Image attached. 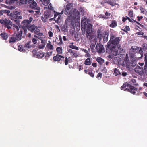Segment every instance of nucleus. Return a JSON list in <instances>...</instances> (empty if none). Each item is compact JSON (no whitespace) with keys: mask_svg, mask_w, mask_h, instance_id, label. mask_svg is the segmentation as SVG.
Returning <instances> with one entry per match:
<instances>
[{"mask_svg":"<svg viewBox=\"0 0 147 147\" xmlns=\"http://www.w3.org/2000/svg\"><path fill=\"white\" fill-rule=\"evenodd\" d=\"M54 13L53 18L50 19V20H54L57 23L60 22L61 21V15L63 14V11L62 10L61 13L56 12L54 11L47 10L44 12L43 16L41 17V19L42 21L45 22L47 21V20L52 17Z\"/></svg>","mask_w":147,"mask_h":147,"instance_id":"obj_1","label":"nucleus"},{"mask_svg":"<svg viewBox=\"0 0 147 147\" xmlns=\"http://www.w3.org/2000/svg\"><path fill=\"white\" fill-rule=\"evenodd\" d=\"M72 7V5L70 3L67 4L66 6V9H65V14L68 15L69 16H68L67 18L65 21L66 22H72L76 18L78 19H79L80 20V13L76 9L71 10L70 11H69Z\"/></svg>","mask_w":147,"mask_h":147,"instance_id":"obj_2","label":"nucleus"},{"mask_svg":"<svg viewBox=\"0 0 147 147\" xmlns=\"http://www.w3.org/2000/svg\"><path fill=\"white\" fill-rule=\"evenodd\" d=\"M121 38L119 37H116L115 35L112 34H110V39L109 41L107 43V51L108 52H111V51H109L111 50V49H109L110 48H116V46H117L118 49L120 47L118 45L121 40Z\"/></svg>","mask_w":147,"mask_h":147,"instance_id":"obj_3","label":"nucleus"},{"mask_svg":"<svg viewBox=\"0 0 147 147\" xmlns=\"http://www.w3.org/2000/svg\"><path fill=\"white\" fill-rule=\"evenodd\" d=\"M33 20L32 17H30L28 19L24 20L21 23V28L24 32V34H26L28 32L27 30H29V28L32 24H30Z\"/></svg>","mask_w":147,"mask_h":147,"instance_id":"obj_4","label":"nucleus"},{"mask_svg":"<svg viewBox=\"0 0 147 147\" xmlns=\"http://www.w3.org/2000/svg\"><path fill=\"white\" fill-rule=\"evenodd\" d=\"M127 86L128 87V88H126L124 90V91H129L133 94H135L136 92L137 91L138 88L135 87L131 85L125 83L123 84L121 87V89L126 88Z\"/></svg>","mask_w":147,"mask_h":147,"instance_id":"obj_5","label":"nucleus"},{"mask_svg":"<svg viewBox=\"0 0 147 147\" xmlns=\"http://www.w3.org/2000/svg\"><path fill=\"white\" fill-rule=\"evenodd\" d=\"M0 23L4 26V27L8 29L11 28L13 24L12 22L9 19L5 18L4 19L0 20Z\"/></svg>","mask_w":147,"mask_h":147,"instance_id":"obj_6","label":"nucleus"},{"mask_svg":"<svg viewBox=\"0 0 147 147\" xmlns=\"http://www.w3.org/2000/svg\"><path fill=\"white\" fill-rule=\"evenodd\" d=\"M27 5L31 9L38 10L40 9V7H37V3L34 0H28Z\"/></svg>","mask_w":147,"mask_h":147,"instance_id":"obj_7","label":"nucleus"},{"mask_svg":"<svg viewBox=\"0 0 147 147\" xmlns=\"http://www.w3.org/2000/svg\"><path fill=\"white\" fill-rule=\"evenodd\" d=\"M28 30L32 33L34 32L36 35L40 32V30L38 28V27L34 24H33L32 26H30Z\"/></svg>","mask_w":147,"mask_h":147,"instance_id":"obj_8","label":"nucleus"},{"mask_svg":"<svg viewBox=\"0 0 147 147\" xmlns=\"http://www.w3.org/2000/svg\"><path fill=\"white\" fill-rule=\"evenodd\" d=\"M95 49L96 51L99 53H103L105 52L103 45L100 43H97Z\"/></svg>","mask_w":147,"mask_h":147,"instance_id":"obj_9","label":"nucleus"},{"mask_svg":"<svg viewBox=\"0 0 147 147\" xmlns=\"http://www.w3.org/2000/svg\"><path fill=\"white\" fill-rule=\"evenodd\" d=\"M103 30L102 27L99 28L97 32V37L99 39V41H101L104 34Z\"/></svg>","mask_w":147,"mask_h":147,"instance_id":"obj_10","label":"nucleus"},{"mask_svg":"<svg viewBox=\"0 0 147 147\" xmlns=\"http://www.w3.org/2000/svg\"><path fill=\"white\" fill-rule=\"evenodd\" d=\"M135 72L138 74L142 76L144 74V70L143 67H141L139 66H137L135 68Z\"/></svg>","mask_w":147,"mask_h":147,"instance_id":"obj_11","label":"nucleus"},{"mask_svg":"<svg viewBox=\"0 0 147 147\" xmlns=\"http://www.w3.org/2000/svg\"><path fill=\"white\" fill-rule=\"evenodd\" d=\"M127 58L123 62L122 64V66L123 67H126L127 68H130L131 66V62L129 61V59H127Z\"/></svg>","mask_w":147,"mask_h":147,"instance_id":"obj_12","label":"nucleus"},{"mask_svg":"<svg viewBox=\"0 0 147 147\" xmlns=\"http://www.w3.org/2000/svg\"><path fill=\"white\" fill-rule=\"evenodd\" d=\"M115 48H110V49H111V50H109V51H111V52H107V47H106V52L107 53H112L115 56H116L118 55H119L120 54V52L118 51V50L117 49H115Z\"/></svg>","mask_w":147,"mask_h":147,"instance_id":"obj_13","label":"nucleus"},{"mask_svg":"<svg viewBox=\"0 0 147 147\" xmlns=\"http://www.w3.org/2000/svg\"><path fill=\"white\" fill-rule=\"evenodd\" d=\"M104 34L103 36V42L104 43L107 42L108 41V37L109 32L108 31L105 30L104 32Z\"/></svg>","mask_w":147,"mask_h":147,"instance_id":"obj_14","label":"nucleus"},{"mask_svg":"<svg viewBox=\"0 0 147 147\" xmlns=\"http://www.w3.org/2000/svg\"><path fill=\"white\" fill-rule=\"evenodd\" d=\"M22 31L20 30L18 31L16 35H14L17 41H19L22 39Z\"/></svg>","mask_w":147,"mask_h":147,"instance_id":"obj_15","label":"nucleus"},{"mask_svg":"<svg viewBox=\"0 0 147 147\" xmlns=\"http://www.w3.org/2000/svg\"><path fill=\"white\" fill-rule=\"evenodd\" d=\"M61 58L63 59L64 57L59 54H57L53 57V60L55 61H59L61 59Z\"/></svg>","mask_w":147,"mask_h":147,"instance_id":"obj_16","label":"nucleus"},{"mask_svg":"<svg viewBox=\"0 0 147 147\" xmlns=\"http://www.w3.org/2000/svg\"><path fill=\"white\" fill-rule=\"evenodd\" d=\"M11 19L13 20H19L22 19V17L21 16H17L13 14H11Z\"/></svg>","mask_w":147,"mask_h":147,"instance_id":"obj_17","label":"nucleus"},{"mask_svg":"<svg viewBox=\"0 0 147 147\" xmlns=\"http://www.w3.org/2000/svg\"><path fill=\"white\" fill-rule=\"evenodd\" d=\"M44 56V55L43 52L41 51H40L38 52L35 57L39 58H42Z\"/></svg>","mask_w":147,"mask_h":147,"instance_id":"obj_18","label":"nucleus"},{"mask_svg":"<svg viewBox=\"0 0 147 147\" xmlns=\"http://www.w3.org/2000/svg\"><path fill=\"white\" fill-rule=\"evenodd\" d=\"M2 39L3 40H6L8 38V34L5 32L1 33L0 35Z\"/></svg>","mask_w":147,"mask_h":147,"instance_id":"obj_19","label":"nucleus"},{"mask_svg":"<svg viewBox=\"0 0 147 147\" xmlns=\"http://www.w3.org/2000/svg\"><path fill=\"white\" fill-rule=\"evenodd\" d=\"M86 34L87 38L90 40H92L93 38V36L92 34V32L86 31Z\"/></svg>","mask_w":147,"mask_h":147,"instance_id":"obj_20","label":"nucleus"},{"mask_svg":"<svg viewBox=\"0 0 147 147\" xmlns=\"http://www.w3.org/2000/svg\"><path fill=\"white\" fill-rule=\"evenodd\" d=\"M45 49H47L48 50H53V46L51 44V42L50 41H49V43H47V44Z\"/></svg>","mask_w":147,"mask_h":147,"instance_id":"obj_21","label":"nucleus"},{"mask_svg":"<svg viewBox=\"0 0 147 147\" xmlns=\"http://www.w3.org/2000/svg\"><path fill=\"white\" fill-rule=\"evenodd\" d=\"M16 40L15 36L13 35H12L11 37H9V43H14L15 42Z\"/></svg>","mask_w":147,"mask_h":147,"instance_id":"obj_22","label":"nucleus"},{"mask_svg":"<svg viewBox=\"0 0 147 147\" xmlns=\"http://www.w3.org/2000/svg\"><path fill=\"white\" fill-rule=\"evenodd\" d=\"M92 25L90 23H88L87 25V28L86 31L92 32Z\"/></svg>","mask_w":147,"mask_h":147,"instance_id":"obj_23","label":"nucleus"},{"mask_svg":"<svg viewBox=\"0 0 147 147\" xmlns=\"http://www.w3.org/2000/svg\"><path fill=\"white\" fill-rule=\"evenodd\" d=\"M44 36L43 34L40 32L36 35H35L34 36V37L38 38L40 40H42Z\"/></svg>","mask_w":147,"mask_h":147,"instance_id":"obj_24","label":"nucleus"},{"mask_svg":"<svg viewBox=\"0 0 147 147\" xmlns=\"http://www.w3.org/2000/svg\"><path fill=\"white\" fill-rule=\"evenodd\" d=\"M18 50L20 51L25 52L26 51V49H25L24 46L22 45H19L18 47Z\"/></svg>","mask_w":147,"mask_h":147,"instance_id":"obj_25","label":"nucleus"},{"mask_svg":"<svg viewBox=\"0 0 147 147\" xmlns=\"http://www.w3.org/2000/svg\"><path fill=\"white\" fill-rule=\"evenodd\" d=\"M32 42L31 41H28L27 43H26L24 46L26 50H27L28 48H30L32 47Z\"/></svg>","mask_w":147,"mask_h":147,"instance_id":"obj_26","label":"nucleus"},{"mask_svg":"<svg viewBox=\"0 0 147 147\" xmlns=\"http://www.w3.org/2000/svg\"><path fill=\"white\" fill-rule=\"evenodd\" d=\"M96 61L100 65L102 64L104 61V59L100 57H97L96 59Z\"/></svg>","mask_w":147,"mask_h":147,"instance_id":"obj_27","label":"nucleus"},{"mask_svg":"<svg viewBox=\"0 0 147 147\" xmlns=\"http://www.w3.org/2000/svg\"><path fill=\"white\" fill-rule=\"evenodd\" d=\"M117 25V22L115 20H112L111 24L110 25V27L111 28H114L116 27Z\"/></svg>","mask_w":147,"mask_h":147,"instance_id":"obj_28","label":"nucleus"},{"mask_svg":"<svg viewBox=\"0 0 147 147\" xmlns=\"http://www.w3.org/2000/svg\"><path fill=\"white\" fill-rule=\"evenodd\" d=\"M136 80L134 78H132L129 82V83L131 84L134 86L138 85V84L136 82Z\"/></svg>","mask_w":147,"mask_h":147,"instance_id":"obj_29","label":"nucleus"},{"mask_svg":"<svg viewBox=\"0 0 147 147\" xmlns=\"http://www.w3.org/2000/svg\"><path fill=\"white\" fill-rule=\"evenodd\" d=\"M88 74L92 77L94 76V74L92 73V70L90 67L88 69Z\"/></svg>","mask_w":147,"mask_h":147,"instance_id":"obj_30","label":"nucleus"},{"mask_svg":"<svg viewBox=\"0 0 147 147\" xmlns=\"http://www.w3.org/2000/svg\"><path fill=\"white\" fill-rule=\"evenodd\" d=\"M72 61V59L71 57H69L68 58L67 57L65 58V65H67L68 64V63H70Z\"/></svg>","mask_w":147,"mask_h":147,"instance_id":"obj_31","label":"nucleus"},{"mask_svg":"<svg viewBox=\"0 0 147 147\" xmlns=\"http://www.w3.org/2000/svg\"><path fill=\"white\" fill-rule=\"evenodd\" d=\"M28 0H20L19 1V5H23L28 4Z\"/></svg>","mask_w":147,"mask_h":147,"instance_id":"obj_32","label":"nucleus"},{"mask_svg":"<svg viewBox=\"0 0 147 147\" xmlns=\"http://www.w3.org/2000/svg\"><path fill=\"white\" fill-rule=\"evenodd\" d=\"M132 51L134 52V53H136L138 52L139 50V47L137 46H132L131 47Z\"/></svg>","mask_w":147,"mask_h":147,"instance_id":"obj_33","label":"nucleus"},{"mask_svg":"<svg viewBox=\"0 0 147 147\" xmlns=\"http://www.w3.org/2000/svg\"><path fill=\"white\" fill-rule=\"evenodd\" d=\"M84 64L87 65H90L91 63V62L90 61V58H88L85 61Z\"/></svg>","mask_w":147,"mask_h":147,"instance_id":"obj_34","label":"nucleus"},{"mask_svg":"<svg viewBox=\"0 0 147 147\" xmlns=\"http://www.w3.org/2000/svg\"><path fill=\"white\" fill-rule=\"evenodd\" d=\"M44 9H48V10H51V11H54L53 10V8L52 7V5L51 3H50L49 5H48V7H44Z\"/></svg>","mask_w":147,"mask_h":147,"instance_id":"obj_35","label":"nucleus"},{"mask_svg":"<svg viewBox=\"0 0 147 147\" xmlns=\"http://www.w3.org/2000/svg\"><path fill=\"white\" fill-rule=\"evenodd\" d=\"M56 51L58 54H61L62 53V49L60 47H57L56 49Z\"/></svg>","mask_w":147,"mask_h":147,"instance_id":"obj_36","label":"nucleus"},{"mask_svg":"<svg viewBox=\"0 0 147 147\" xmlns=\"http://www.w3.org/2000/svg\"><path fill=\"white\" fill-rule=\"evenodd\" d=\"M144 62H145V65L144 67H147V53H145L144 54Z\"/></svg>","mask_w":147,"mask_h":147,"instance_id":"obj_37","label":"nucleus"},{"mask_svg":"<svg viewBox=\"0 0 147 147\" xmlns=\"http://www.w3.org/2000/svg\"><path fill=\"white\" fill-rule=\"evenodd\" d=\"M42 2L43 4L45 6H47L50 2V0H43L42 1L41 0H40Z\"/></svg>","mask_w":147,"mask_h":147,"instance_id":"obj_38","label":"nucleus"},{"mask_svg":"<svg viewBox=\"0 0 147 147\" xmlns=\"http://www.w3.org/2000/svg\"><path fill=\"white\" fill-rule=\"evenodd\" d=\"M52 52L51 51L50 52H47L46 53V55L45 56V58L46 59H48L50 56L51 55Z\"/></svg>","mask_w":147,"mask_h":147,"instance_id":"obj_39","label":"nucleus"},{"mask_svg":"<svg viewBox=\"0 0 147 147\" xmlns=\"http://www.w3.org/2000/svg\"><path fill=\"white\" fill-rule=\"evenodd\" d=\"M108 4L112 6H114L116 5L113 0H109Z\"/></svg>","mask_w":147,"mask_h":147,"instance_id":"obj_40","label":"nucleus"},{"mask_svg":"<svg viewBox=\"0 0 147 147\" xmlns=\"http://www.w3.org/2000/svg\"><path fill=\"white\" fill-rule=\"evenodd\" d=\"M114 73L115 74L116 76L119 75H120L121 73L119 71V70L115 68L114 70Z\"/></svg>","mask_w":147,"mask_h":147,"instance_id":"obj_41","label":"nucleus"},{"mask_svg":"<svg viewBox=\"0 0 147 147\" xmlns=\"http://www.w3.org/2000/svg\"><path fill=\"white\" fill-rule=\"evenodd\" d=\"M69 46L70 48H71V49H75L77 50H79L78 48L75 46L72 45H69Z\"/></svg>","mask_w":147,"mask_h":147,"instance_id":"obj_42","label":"nucleus"},{"mask_svg":"<svg viewBox=\"0 0 147 147\" xmlns=\"http://www.w3.org/2000/svg\"><path fill=\"white\" fill-rule=\"evenodd\" d=\"M123 30L125 32H127V31H129L130 30L129 26H126L124 29H123Z\"/></svg>","mask_w":147,"mask_h":147,"instance_id":"obj_43","label":"nucleus"},{"mask_svg":"<svg viewBox=\"0 0 147 147\" xmlns=\"http://www.w3.org/2000/svg\"><path fill=\"white\" fill-rule=\"evenodd\" d=\"M16 0H6V3L7 4H11L13 3Z\"/></svg>","mask_w":147,"mask_h":147,"instance_id":"obj_44","label":"nucleus"},{"mask_svg":"<svg viewBox=\"0 0 147 147\" xmlns=\"http://www.w3.org/2000/svg\"><path fill=\"white\" fill-rule=\"evenodd\" d=\"M102 74L101 72L97 74L96 77L98 79H100L102 77Z\"/></svg>","mask_w":147,"mask_h":147,"instance_id":"obj_45","label":"nucleus"},{"mask_svg":"<svg viewBox=\"0 0 147 147\" xmlns=\"http://www.w3.org/2000/svg\"><path fill=\"white\" fill-rule=\"evenodd\" d=\"M20 14L21 13L20 12L17 11H14L13 12V13H11V14H13L17 16H20Z\"/></svg>","mask_w":147,"mask_h":147,"instance_id":"obj_46","label":"nucleus"},{"mask_svg":"<svg viewBox=\"0 0 147 147\" xmlns=\"http://www.w3.org/2000/svg\"><path fill=\"white\" fill-rule=\"evenodd\" d=\"M13 29L14 30H15V29H16V31L18 32L19 30V28L20 26H19H19H18L16 25L15 24H13Z\"/></svg>","mask_w":147,"mask_h":147,"instance_id":"obj_47","label":"nucleus"},{"mask_svg":"<svg viewBox=\"0 0 147 147\" xmlns=\"http://www.w3.org/2000/svg\"><path fill=\"white\" fill-rule=\"evenodd\" d=\"M128 15L130 17H133L134 16L133 11L130 10L128 12Z\"/></svg>","mask_w":147,"mask_h":147,"instance_id":"obj_48","label":"nucleus"},{"mask_svg":"<svg viewBox=\"0 0 147 147\" xmlns=\"http://www.w3.org/2000/svg\"><path fill=\"white\" fill-rule=\"evenodd\" d=\"M38 52L37 51L36 49H34L32 51V53L34 57L36 56V55L37 54Z\"/></svg>","mask_w":147,"mask_h":147,"instance_id":"obj_49","label":"nucleus"},{"mask_svg":"<svg viewBox=\"0 0 147 147\" xmlns=\"http://www.w3.org/2000/svg\"><path fill=\"white\" fill-rule=\"evenodd\" d=\"M136 65V62L135 61H131V66L134 67Z\"/></svg>","mask_w":147,"mask_h":147,"instance_id":"obj_50","label":"nucleus"},{"mask_svg":"<svg viewBox=\"0 0 147 147\" xmlns=\"http://www.w3.org/2000/svg\"><path fill=\"white\" fill-rule=\"evenodd\" d=\"M142 49L143 50H145L147 49V44L144 43L142 45Z\"/></svg>","mask_w":147,"mask_h":147,"instance_id":"obj_51","label":"nucleus"},{"mask_svg":"<svg viewBox=\"0 0 147 147\" xmlns=\"http://www.w3.org/2000/svg\"><path fill=\"white\" fill-rule=\"evenodd\" d=\"M14 21L16 22V23L17 25H18L19 26H20V21L19 20H15Z\"/></svg>","mask_w":147,"mask_h":147,"instance_id":"obj_52","label":"nucleus"},{"mask_svg":"<svg viewBox=\"0 0 147 147\" xmlns=\"http://www.w3.org/2000/svg\"><path fill=\"white\" fill-rule=\"evenodd\" d=\"M59 38V41L60 43V45L62 43V37L61 35H59L58 36Z\"/></svg>","mask_w":147,"mask_h":147,"instance_id":"obj_53","label":"nucleus"},{"mask_svg":"<svg viewBox=\"0 0 147 147\" xmlns=\"http://www.w3.org/2000/svg\"><path fill=\"white\" fill-rule=\"evenodd\" d=\"M86 19H87V18L86 17H85V16L82 17V19H81V23L82 22H84V21H85L84 22H86Z\"/></svg>","mask_w":147,"mask_h":147,"instance_id":"obj_54","label":"nucleus"},{"mask_svg":"<svg viewBox=\"0 0 147 147\" xmlns=\"http://www.w3.org/2000/svg\"><path fill=\"white\" fill-rule=\"evenodd\" d=\"M140 9L141 11V12L142 13H144L145 11V9L142 7H140Z\"/></svg>","mask_w":147,"mask_h":147,"instance_id":"obj_55","label":"nucleus"},{"mask_svg":"<svg viewBox=\"0 0 147 147\" xmlns=\"http://www.w3.org/2000/svg\"><path fill=\"white\" fill-rule=\"evenodd\" d=\"M32 42L34 44H36L37 43V39L35 38H33L32 40Z\"/></svg>","mask_w":147,"mask_h":147,"instance_id":"obj_56","label":"nucleus"},{"mask_svg":"<svg viewBox=\"0 0 147 147\" xmlns=\"http://www.w3.org/2000/svg\"><path fill=\"white\" fill-rule=\"evenodd\" d=\"M48 34L49 36L50 37H52L53 36V33L51 32V31H49L48 32Z\"/></svg>","mask_w":147,"mask_h":147,"instance_id":"obj_57","label":"nucleus"},{"mask_svg":"<svg viewBox=\"0 0 147 147\" xmlns=\"http://www.w3.org/2000/svg\"><path fill=\"white\" fill-rule=\"evenodd\" d=\"M95 47V45L94 44L92 43L90 45V48L92 50H94V49Z\"/></svg>","mask_w":147,"mask_h":147,"instance_id":"obj_58","label":"nucleus"},{"mask_svg":"<svg viewBox=\"0 0 147 147\" xmlns=\"http://www.w3.org/2000/svg\"><path fill=\"white\" fill-rule=\"evenodd\" d=\"M68 49V52L70 53L71 55L72 56V54L73 53H74V52L71 49Z\"/></svg>","mask_w":147,"mask_h":147,"instance_id":"obj_59","label":"nucleus"},{"mask_svg":"<svg viewBox=\"0 0 147 147\" xmlns=\"http://www.w3.org/2000/svg\"><path fill=\"white\" fill-rule=\"evenodd\" d=\"M136 34L138 35H143L144 34V33L143 32L141 31H140L139 32H137L136 33Z\"/></svg>","mask_w":147,"mask_h":147,"instance_id":"obj_60","label":"nucleus"},{"mask_svg":"<svg viewBox=\"0 0 147 147\" xmlns=\"http://www.w3.org/2000/svg\"><path fill=\"white\" fill-rule=\"evenodd\" d=\"M45 45V44H42L38 46V48L39 49H43Z\"/></svg>","mask_w":147,"mask_h":147,"instance_id":"obj_61","label":"nucleus"},{"mask_svg":"<svg viewBox=\"0 0 147 147\" xmlns=\"http://www.w3.org/2000/svg\"><path fill=\"white\" fill-rule=\"evenodd\" d=\"M55 42L58 45H60V43L59 41V40L58 39V38L57 37H56V39H55Z\"/></svg>","mask_w":147,"mask_h":147,"instance_id":"obj_62","label":"nucleus"},{"mask_svg":"<svg viewBox=\"0 0 147 147\" xmlns=\"http://www.w3.org/2000/svg\"><path fill=\"white\" fill-rule=\"evenodd\" d=\"M72 55H73L75 57H77L78 56V55L77 52L76 51H75L72 54Z\"/></svg>","mask_w":147,"mask_h":147,"instance_id":"obj_63","label":"nucleus"},{"mask_svg":"<svg viewBox=\"0 0 147 147\" xmlns=\"http://www.w3.org/2000/svg\"><path fill=\"white\" fill-rule=\"evenodd\" d=\"M3 13H5L9 14L10 12V11L6 10H3Z\"/></svg>","mask_w":147,"mask_h":147,"instance_id":"obj_64","label":"nucleus"}]
</instances>
